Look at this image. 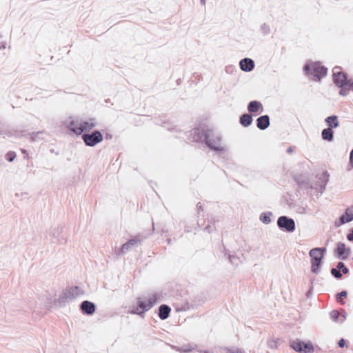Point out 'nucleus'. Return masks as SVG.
I'll list each match as a JSON object with an SVG mask.
<instances>
[{
	"label": "nucleus",
	"mask_w": 353,
	"mask_h": 353,
	"mask_svg": "<svg viewBox=\"0 0 353 353\" xmlns=\"http://www.w3.org/2000/svg\"><path fill=\"white\" fill-rule=\"evenodd\" d=\"M192 141L199 143H205L211 150L221 155L225 152V148L220 146L221 141L220 134L212 129L208 128H195L190 131Z\"/></svg>",
	"instance_id": "1"
},
{
	"label": "nucleus",
	"mask_w": 353,
	"mask_h": 353,
	"mask_svg": "<svg viewBox=\"0 0 353 353\" xmlns=\"http://www.w3.org/2000/svg\"><path fill=\"white\" fill-rule=\"evenodd\" d=\"M161 294L155 292L146 301L142 300L141 298L137 299V306L132 309L130 313L132 314H137L143 318L145 313L150 310L154 305L161 300Z\"/></svg>",
	"instance_id": "2"
},
{
	"label": "nucleus",
	"mask_w": 353,
	"mask_h": 353,
	"mask_svg": "<svg viewBox=\"0 0 353 353\" xmlns=\"http://www.w3.org/2000/svg\"><path fill=\"white\" fill-rule=\"evenodd\" d=\"M327 248L325 247L314 248L310 250L309 255L311 258V271L312 273L318 274L323 265V259L326 254Z\"/></svg>",
	"instance_id": "3"
},
{
	"label": "nucleus",
	"mask_w": 353,
	"mask_h": 353,
	"mask_svg": "<svg viewBox=\"0 0 353 353\" xmlns=\"http://www.w3.org/2000/svg\"><path fill=\"white\" fill-rule=\"evenodd\" d=\"M332 79L334 84L337 88H340L339 94L343 97L347 96V93L345 90L350 80V79H349L348 74L341 71V67L335 66L332 69Z\"/></svg>",
	"instance_id": "4"
},
{
	"label": "nucleus",
	"mask_w": 353,
	"mask_h": 353,
	"mask_svg": "<svg viewBox=\"0 0 353 353\" xmlns=\"http://www.w3.org/2000/svg\"><path fill=\"white\" fill-rule=\"evenodd\" d=\"M303 71L306 75L312 76L315 81H320L326 76L327 68L322 65L320 62H312L305 63L303 66Z\"/></svg>",
	"instance_id": "5"
},
{
	"label": "nucleus",
	"mask_w": 353,
	"mask_h": 353,
	"mask_svg": "<svg viewBox=\"0 0 353 353\" xmlns=\"http://www.w3.org/2000/svg\"><path fill=\"white\" fill-rule=\"evenodd\" d=\"M46 240L52 244H65L67 242V236L64 231V227L58 225L50 228Z\"/></svg>",
	"instance_id": "6"
},
{
	"label": "nucleus",
	"mask_w": 353,
	"mask_h": 353,
	"mask_svg": "<svg viewBox=\"0 0 353 353\" xmlns=\"http://www.w3.org/2000/svg\"><path fill=\"white\" fill-rule=\"evenodd\" d=\"M290 346L292 349L299 353H312L314 352V346L310 341L307 343L296 339L290 342Z\"/></svg>",
	"instance_id": "7"
},
{
	"label": "nucleus",
	"mask_w": 353,
	"mask_h": 353,
	"mask_svg": "<svg viewBox=\"0 0 353 353\" xmlns=\"http://www.w3.org/2000/svg\"><path fill=\"white\" fill-rule=\"evenodd\" d=\"M85 145L94 147L103 141V134L99 130H94L91 133H84L81 136Z\"/></svg>",
	"instance_id": "8"
},
{
	"label": "nucleus",
	"mask_w": 353,
	"mask_h": 353,
	"mask_svg": "<svg viewBox=\"0 0 353 353\" xmlns=\"http://www.w3.org/2000/svg\"><path fill=\"white\" fill-rule=\"evenodd\" d=\"M279 228L286 232H293L296 229L295 222L293 219L287 216H281L277 219Z\"/></svg>",
	"instance_id": "9"
},
{
	"label": "nucleus",
	"mask_w": 353,
	"mask_h": 353,
	"mask_svg": "<svg viewBox=\"0 0 353 353\" xmlns=\"http://www.w3.org/2000/svg\"><path fill=\"white\" fill-rule=\"evenodd\" d=\"M74 299L73 290L71 287H68L60 294L58 299L55 301V304L59 307H63L67 302L72 301Z\"/></svg>",
	"instance_id": "10"
},
{
	"label": "nucleus",
	"mask_w": 353,
	"mask_h": 353,
	"mask_svg": "<svg viewBox=\"0 0 353 353\" xmlns=\"http://www.w3.org/2000/svg\"><path fill=\"white\" fill-rule=\"evenodd\" d=\"M353 221V205L347 208L344 212L334 221V226L339 228Z\"/></svg>",
	"instance_id": "11"
},
{
	"label": "nucleus",
	"mask_w": 353,
	"mask_h": 353,
	"mask_svg": "<svg viewBox=\"0 0 353 353\" xmlns=\"http://www.w3.org/2000/svg\"><path fill=\"white\" fill-rule=\"evenodd\" d=\"M351 254V249L346 247L345 244L342 242H338L334 249L335 256L341 260H346Z\"/></svg>",
	"instance_id": "12"
},
{
	"label": "nucleus",
	"mask_w": 353,
	"mask_h": 353,
	"mask_svg": "<svg viewBox=\"0 0 353 353\" xmlns=\"http://www.w3.org/2000/svg\"><path fill=\"white\" fill-rule=\"evenodd\" d=\"M143 241V239L139 235L135 236L133 238L128 240L127 242L123 243L119 250L118 254H125L132 248H136L139 245H141Z\"/></svg>",
	"instance_id": "13"
},
{
	"label": "nucleus",
	"mask_w": 353,
	"mask_h": 353,
	"mask_svg": "<svg viewBox=\"0 0 353 353\" xmlns=\"http://www.w3.org/2000/svg\"><path fill=\"white\" fill-rule=\"evenodd\" d=\"M331 274L336 279H341L343 276L342 273L347 274L349 273L348 268L342 261H339L336 264V268L330 270Z\"/></svg>",
	"instance_id": "14"
},
{
	"label": "nucleus",
	"mask_w": 353,
	"mask_h": 353,
	"mask_svg": "<svg viewBox=\"0 0 353 353\" xmlns=\"http://www.w3.org/2000/svg\"><path fill=\"white\" fill-rule=\"evenodd\" d=\"M330 174L327 170L323 171L321 174L316 175L317 181L315 183L316 186H319V190L321 193H323L325 190L326 185L329 181Z\"/></svg>",
	"instance_id": "15"
},
{
	"label": "nucleus",
	"mask_w": 353,
	"mask_h": 353,
	"mask_svg": "<svg viewBox=\"0 0 353 353\" xmlns=\"http://www.w3.org/2000/svg\"><path fill=\"white\" fill-rule=\"evenodd\" d=\"M79 309L83 314L91 316L96 311V305L93 302L85 300L81 303Z\"/></svg>",
	"instance_id": "16"
},
{
	"label": "nucleus",
	"mask_w": 353,
	"mask_h": 353,
	"mask_svg": "<svg viewBox=\"0 0 353 353\" xmlns=\"http://www.w3.org/2000/svg\"><path fill=\"white\" fill-rule=\"evenodd\" d=\"M93 119H91L90 121H92ZM96 126V123L92 121H81L78 129H75V134L77 135H81L84 133H86L87 132L90 131L93 128Z\"/></svg>",
	"instance_id": "17"
},
{
	"label": "nucleus",
	"mask_w": 353,
	"mask_h": 353,
	"mask_svg": "<svg viewBox=\"0 0 353 353\" xmlns=\"http://www.w3.org/2000/svg\"><path fill=\"white\" fill-rule=\"evenodd\" d=\"M247 109L250 114L256 116L263 111V106L260 101L253 100L248 103Z\"/></svg>",
	"instance_id": "18"
},
{
	"label": "nucleus",
	"mask_w": 353,
	"mask_h": 353,
	"mask_svg": "<svg viewBox=\"0 0 353 353\" xmlns=\"http://www.w3.org/2000/svg\"><path fill=\"white\" fill-rule=\"evenodd\" d=\"M239 67L242 71L249 72L254 70L255 63L252 59L245 57L239 61Z\"/></svg>",
	"instance_id": "19"
},
{
	"label": "nucleus",
	"mask_w": 353,
	"mask_h": 353,
	"mask_svg": "<svg viewBox=\"0 0 353 353\" xmlns=\"http://www.w3.org/2000/svg\"><path fill=\"white\" fill-rule=\"evenodd\" d=\"M270 124V117L268 114L260 116L256 119V127L261 130H266Z\"/></svg>",
	"instance_id": "20"
},
{
	"label": "nucleus",
	"mask_w": 353,
	"mask_h": 353,
	"mask_svg": "<svg viewBox=\"0 0 353 353\" xmlns=\"http://www.w3.org/2000/svg\"><path fill=\"white\" fill-rule=\"evenodd\" d=\"M171 312V307L166 304H161L157 310V315L161 320L167 319Z\"/></svg>",
	"instance_id": "21"
},
{
	"label": "nucleus",
	"mask_w": 353,
	"mask_h": 353,
	"mask_svg": "<svg viewBox=\"0 0 353 353\" xmlns=\"http://www.w3.org/2000/svg\"><path fill=\"white\" fill-rule=\"evenodd\" d=\"M252 117L254 116L250 114V113H244L241 114V116L239 118L240 124L245 128L249 127L252 123Z\"/></svg>",
	"instance_id": "22"
},
{
	"label": "nucleus",
	"mask_w": 353,
	"mask_h": 353,
	"mask_svg": "<svg viewBox=\"0 0 353 353\" xmlns=\"http://www.w3.org/2000/svg\"><path fill=\"white\" fill-rule=\"evenodd\" d=\"M325 121L328 126L329 128L333 129L339 126V122L338 120V117L336 115H331L327 117Z\"/></svg>",
	"instance_id": "23"
},
{
	"label": "nucleus",
	"mask_w": 353,
	"mask_h": 353,
	"mask_svg": "<svg viewBox=\"0 0 353 353\" xmlns=\"http://www.w3.org/2000/svg\"><path fill=\"white\" fill-rule=\"evenodd\" d=\"M298 186L301 189H307L310 185L309 180L306 178H303L301 176L294 177Z\"/></svg>",
	"instance_id": "24"
},
{
	"label": "nucleus",
	"mask_w": 353,
	"mask_h": 353,
	"mask_svg": "<svg viewBox=\"0 0 353 353\" xmlns=\"http://www.w3.org/2000/svg\"><path fill=\"white\" fill-rule=\"evenodd\" d=\"M322 139L325 141H332L334 139V132L332 129L325 128L321 132Z\"/></svg>",
	"instance_id": "25"
},
{
	"label": "nucleus",
	"mask_w": 353,
	"mask_h": 353,
	"mask_svg": "<svg viewBox=\"0 0 353 353\" xmlns=\"http://www.w3.org/2000/svg\"><path fill=\"white\" fill-rule=\"evenodd\" d=\"M272 213L271 212H262L259 216V220L264 224H269L271 223V216Z\"/></svg>",
	"instance_id": "26"
},
{
	"label": "nucleus",
	"mask_w": 353,
	"mask_h": 353,
	"mask_svg": "<svg viewBox=\"0 0 353 353\" xmlns=\"http://www.w3.org/2000/svg\"><path fill=\"white\" fill-rule=\"evenodd\" d=\"M225 255L228 256V259L232 265H237L239 262L240 261L239 257L234 254H230V251L228 250H225Z\"/></svg>",
	"instance_id": "27"
},
{
	"label": "nucleus",
	"mask_w": 353,
	"mask_h": 353,
	"mask_svg": "<svg viewBox=\"0 0 353 353\" xmlns=\"http://www.w3.org/2000/svg\"><path fill=\"white\" fill-rule=\"evenodd\" d=\"M347 296V292L346 290H342L341 292H339L336 294V301L341 305H344L345 301L343 300V299L346 298Z\"/></svg>",
	"instance_id": "28"
},
{
	"label": "nucleus",
	"mask_w": 353,
	"mask_h": 353,
	"mask_svg": "<svg viewBox=\"0 0 353 353\" xmlns=\"http://www.w3.org/2000/svg\"><path fill=\"white\" fill-rule=\"evenodd\" d=\"M79 125H77V122L70 118V119L68 121L67 128L69 130L72 131L75 134V129H78Z\"/></svg>",
	"instance_id": "29"
},
{
	"label": "nucleus",
	"mask_w": 353,
	"mask_h": 353,
	"mask_svg": "<svg viewBox=\"0 0 353 353\" xmlns=\"http://www.w3.org/2000/svg\"><path fill=\"white\" fill-rule=\"evenodd\" d=\"M260 30L264 36L268 35L270 33L271 29L269 25L266 23L261 24Z\"/></svg>",
	"instance_id": "30"
},
{
	"label": "nucleus",
	"mask_w": 353,
	"mask_h": 353,
	"mask_svg": "<svg viewBox=\"0 0 353 353\" xmlns=\"http://www.w3.org/2000/svg\"><path fill=\"white\" fill-rule=\"evenodd\" d=\"M16 157H17V154L14 151H8L5 155L6 159L8 162H12L14 160V159L16 158Z\"/></svg>",
	"instance_id": "31"
},
{
	"label": "nucleus",
	"mask_w": 353,
	"mask_h": 353,
	"mask_svg": "<svg viewBox=\"0 0 353 353\" xmlns=\"http://www.w3.org/2000/svg\"><path fill=\"white\" fill-rule=\"evenodd\" d=\"M71 288L73 290L74 298L84 293L83 290H81V288L77 285L71 287Z\"/></svg>",
	"instance_id": "32"
},
{
	"label": "nucleus",
	"mask_w": 353,
	"mask_h": 353,
	"mask_svg": "<svg viewBox=\"0 0 353 353\" xmlns=\"http://www.w3.org/2000/svg\"><path fill=\"white\" fill-rule=\"evenodd\" d=\"M330 314L333 321L337 322L339 321L340 314L338 310H332Z\"/></svg>",
	"instance_id": "33"
},
{
	"label": "nucleus",
	"mask_w": 353,
	"mask_h": 353,
	"mask_svg": "<svg viewBox=\"0 0 353 353\" xmlns=\"http://www.w3.org/2000/svg\"><path fill=\"white\" fill-rule=\"evenodd\" d=\"M345 91L346 92L347 94H348L349 91L353 92V79H350V80L349 81V82L345 88Z\"/></svg>",
	"instance_id": "34"
},
{
	"label": "nucleus",
	"mask_w": 353,
	"mask_h": 353,
	"mask_svg": "<svg viewBox=\"0 0 353 353\" xmlns=\"http://www.w3.org/2000/svg\"><path fill=\"white\" fill-rule=\"evenodd\" d=\"M227 353H243V351L240 348H234V349H230V348H226Z\"/></svg>",
	"instance_id": "35"
},
{
	"label": "nucleus",
	"mask_w": 353,
	"mask_h": 353,
	"mask_svg": "<svg viewBox=\"0 0 353 353\" xmlns=\"http://www.w3.org/2000/svg\"><path fill=\"white\" fill-rule=\"evenodd\" d=\"M314 279H312L311 280L312 285H311L310 288L308 290V291L306 293V296H307V298H310L312 296V293H313V283H314Z\"/></svg>",
	"instance_id": "36"
},
{
	"label": "nucleus",
	"mask_w": 353,
	"mask_h": 353,
	"mask_svg": "<svg viewBox=\"0 0 353 353\" xmlns=\"http://www.w3.org/2000/svg\"><path fill=\"white\" fill-rule=\"evenodd\" d=\"M42 132H32L31 134H30V139L32 141H36L37 137L39 134H41Z\"/></svg>",
	"instance_id": "37"
},
{
	"label": "nucleus",
	"mask_w": 353,
	"mask_h": 353,
	"mask_svg": "<svg viewBox=\"0 0 353 353\" xmlns=\"http://www.w3.org/2000/svg\"><path fill=\"white\" fill-rule=\"evenodd\" d=\"M338 345L339 347L343 348L346 345V341L343 338H341L338 341Z\"/></svg>",
	"instance_id": "38"
},
{
	"label": "nucleus",
	"mask_w": 353,
	"mask_h": 353,
	"mask_svg": "<svg viewBox=\"0 0 353 353\" xmlns=\"http://www.w3.org/2000/svg\"><path fill=\"white\" fill-rule=\"evenodd\" d=\"M347 239L348 241L353 242V228L350 230L349 233L347 234Z\"/></svg>",
	"instance_id": "39"
},
{
	"label": "nucleus",
	"mask_w": 353,
	"mask_h": 353,
	"mask_svg": "<svg viewBox=\"0 0 353 353\" xmlns=\"http://www.w3.org/2000/svg\"><path fill=\"white\" fill-rule=\"evenodd\" d=\"M214 228V227H212L210 224H208L205 228H204V231H206L208 232V233L211 232L212 230H213V228Z\"/></svg>",
	"instance_id": "40"
},
{
	"label": "nucleus",
	"mask_w": 353,
	"mask_h": 353,
	"mask_svg": "<svg viewBox=\"0 0 353 353\" xmlns=\"http://www.w3.org/2000/svg\"><path fill=\"white\" fill-rule=\"evenodd\" d=\"M350 165L352 166V168H353V149L352 150V151L350 152Z\"/></svg>",
	"instance_id": "41"
},
{
	"label": "nucleus",
	"mask_w": 353,
	"mask_h": 353,
	"mask_svg": "<svg viewBox=\"0 0 353 353\" xmlns=\"http://www.w3.org/2000/svg\"><path fill=\"white\" fill-rule=\"evenodd\" d=\"M270 347L272 348H276L277 347V341H272L270 342Z\"/></svg>",
	"instance_id": "42"
},
{
	"label": "nucleus",
	"mask_w": 353,
	"mask_h": 353,
	"mask_svg": "<svg viewBox=\"0 0 353 353\" xmlns=\"http://www.w3.org/2000/svg\"><path fill=\"white\" fill-rule=\"evenodd\" d=\"M196 209H197L198 213H199L200 212H202L203 210V205L200 202H199L196 204Z\"/></svg>",
	"instance_id": "43"
},
{
	"label": "nucleus",
	"mask_w": 353,
	"mask_h": 353,
	"mask_svg": "<svg viewBox=\"0 0 353 353\" xmlns=\"http://www.w3.org/2000/svg\"><path fill=\"white\" fill-rule=\"evenodd\" d=\"M293 151H294V147H292V146H290V147H288V148H287V150H286V152H287V153H288V154H292V153L293 152Z\"/></svg>",
	"instance_id": "44"
},
{
	"label": "nucleus",
	"mask_w": 353,
	"mask_h": 353,
	"mask_svg": "<svg viewBox=\"0 0 353 353\" xmlns=\"http://www.w3.org/2000/svg\"><path fill=\"white\" fill-rule=\"evenodd\" d=\"M6 48V43L5 42H1L0 44V50H3Z\"/></svg>",
	"instance_id": "45"
},
{
	"label": "nucleus",
	"mask_w": 353,
	"mask_h": 353,
	"mask_svg": "<svg viewBox=\"0 0 353 353\" xmlns=\"http://www.w3.org/2000/svg\"><path fill=\"white\" fill-rule=\"evenodd\" d=\"M342 312H343V315H342L343 321H344L346 319L347 313L344 310H342Z\"/></svg>",
	"instance_id": "46"
},
{
	"label": "nucleus",
	"mask_w": 353,
	"mask_h": 353,
	"mask_svg": "<svg viewBox=\"0 0 353 353\" xmlns=\"http://www.w3.org/2000/svg\"><path fill=\"white\" fill-rule=\"evenodd\" d=\"M21 151L24 154H28V152H27V150L26 149H21Z\"/></svg>",
	"instance_id": "47"
},
{
	"label": "nucleus",
	"mask_w": 353,
	"mask_h": 353,
	"mask_svg": "<svg viewBox=\"0 0 353 353\" xmlns=\"http://www.w3.org/2000/svg\"><path fill=\"white\" fill-rule=\"evenodd\" d=\"M200 3L204 6L205 4V0H200Z\"/></svg>",
	"instance_id": "48"
},
{
	"label": "nucleus",
	"mask_w": 353,
	"mask_h": 353,
	"mask_svg": "<svg viewBox=\"0 0 353 353\" xmlns=\"http://www.w3.org/2000/svg\"><path fill=\"white\" fill-rule=\"evenodd\" d=\"M200 353H210V352L207 350H201Z\"/></svg>",
	"instance_id": "49"
},
{
	"label": "nucleus",
	"mask_w": 353,
	"mask_h": 353,
	"mask_svg": "<svg viewBox=\"0 0 353 353\" xmlns=\"http://www.w3.org/2000/svg\"><path fill=\"white\" fill-rule=\"evenodd\" d=\"M24 158H25V159H28V158H29V155H28V154H25Z\"/></svg>",
	"instance_id": "50"
}]
</instances>
